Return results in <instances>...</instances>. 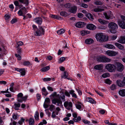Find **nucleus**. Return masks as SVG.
I'll return each mask as SVG.
<instances>
[{"mask_svg":"<svg viewBox=\"0 0 125 125\" xmlns=\"http://www.w3.org/2000/svg\"><path fill=\"white\" fill-rule=\"evenodd\" d=\"M50 99H52V103L55 104L56 103L58 106H61L62 104V102L60 98V95L59 94H57L56 92H53L50 96Z\"/></svg>","mask_w":125,"mask_h":125,"instance_id":"1","label":"nucleus"},{"mask_svg":"<svg viewBox=\"0 0 125 125\" xmlns=\"http://www.w3.org/2000/svg\"><path fill=\"white\" fill-rule=\"evenodd\" d=\"M95 37L97 40L100 42L106 41L107 40L106 36L102 33H97Z\"/></svg>","mask_w":125,"mask_h":125,"instance_id":"2","label":"nucleus"},{"mask_svg":"<svg viewBox=\"0 0 125 125\" xmlns=\"http://www.w3.org/2000/svg\"><path fill=\"white\" fill-rule=\"evenodd\" d=\"M97 61L100 62H109L112 61V60L105 56L100 55L97 57Z\"/></svg>","mask_w":125,"mask_h":125,"instance_id":"3","label":"nucleus"},{"mask_svg":"<svg viewBox=\"0 0 125 125\" xmlns=\"http://www.w3.org/2000/svg\"><path fill=\"white\" fill-rule=\"evenodd\" d=\"M109 28L110 29L111 32L113 33H115L116 32V30L118 28L117 25L115 23L110 22L108 25Z\"/></svg>","mask_w":125,"mask_h":125,"instance_id":"4","label":"nucleus"},{"mask_svg":"<svg viewBox=\"0 0 125 125\" xmlns=\"http://www.w3.org/2000/svg\"><path fill=\"white\" fill-rule=\"evenodd\" d=\"M44 30L42 27H39V28L34 32V35L37 36H40L44 34Z\"/></svg>","mask_w":125,"mask_h":125,"instance_id":"5","label":"nucleus"},{"mask_svg":"<svg viewBox=\"0 0 125 125\" xmlns=\"http://www.w3.org/2000/svg\"><path fill=\"white\" fill-rule=\"evenodd\" d=\"M121 21L119 20L118 23L119 26L123 29H125V17L121 16Z\"/></svg>","mask_w":125,"mask_h":125,"instance_id":"6","label":"nucleus"},{"mask_svg":"<svg viewBox=\"0 0 125 125\" xmlns=\"http://www.w3.org/2000/svg\"><path fill=\"white\" fill-rule=\"evenodd\" d=\"M23 94L21 93L18 94L17 95V101L19 102H22L23 101H25L28 97L27 95H26L24 97Z\"/></svg>","mask_w":125,"mask_h":125,"instance_id":"7","label":"nucleus"},{"mask_svg":"<svg viewBox=\"0 0 125 125\" xmlns=\"http://www.w3.org/2000/svg\"><path fill=\"white\" fill-rule=\"evenodd\" d=\"M105 69L108 70H115L116 69V67L114 65L108 63L106 65Z\"/></svg>","mask_w":125,"mask_h":125,"instance_id":"8","label":"nucleus"},{"mask_svg":"<svg viewBox=\"0 0 125 125\" xmlns=\"http://www.w3.org/2000/svg\"><path fill=\"white\" fill-rule=\"evenodd\" d=\"M64 105L66 109L68 110H70L73 106L72 103L71 102L66 101L64 102Z\"/></svg>","mask_w":125,"mask_h":125,"instance_id":"9","label":"nucleus"},{"mask_svg":"<svg viewBox=\"0 0 125 125\" xmlns=\"http://www.w3.org/2000/svg\"><path fill=\"white\" fill-rule=\"evenodd\" d=\"M104 14L105 18L107 19H112L113 18V14L112 12L110 11H109L106 12H104Z\"/></svg>","mask_w":125,"mask_h":125,"instance_id":"10","label":"nucleus"},{"mask_svg":"<svg viewBox=\"0 0 125 125\" xmlns=\"http://www.w3.org/2000/svg\"><path fill=\"white\" fill-rule=\"evenodd\" d=\"M106 53L108 56H115L118 54V52L115 51L108 50L106 52Z\"/></svg>","mask_w":125,"mask_h":125,"instance_id":"11","label":"nucleus"},{"mask_svg":"<svg viewBox=\"0 0 125 125\" xmlns=\"http://www.w3.org/2000/svg\"><path fill=\"white\" fill-rule=\"evenodd\" d=\"M26 8L25 7L21 8L18 11V14L20 16H22L27 13Z\"/></svg>","mask_w":125,"mask_h":125,"instance_id":"12","label":"nucleus"},{"mask_svg":"<svg viewBox=\"0 0 125 125\" xmlns=\"http://www.w3.org/2000/svg\"><path fill=\"white\" fill-rule=\"evenodd\" d=\"M115 67L118 70H123L124 68L123 65L121 63L117 62L115 63Z\"/></svg>","mask_w":125,"mask_h":125,"instance_id":"13","label":"nucleus"},{"mask_svg":"<svg viewBox=\"0 0 125 125\" xmlns=\"http://www.w3.org/2000/svg\"><path fill=\"white\" fill-rule=\"evenodd\" d=\"M87 28L90 30H94L96 28V27L92 24H88L86 26Z\"/></svg>","mask_w":125,"mask_h":125,"instance_id":"14","label":"nucleus"},{"mask_svg":"<svg viewBox=\"0 0 125 125\" xmlns=\"http://www.w3.org/2000/svg\"><path fill=\"white\" fill-rule=\"evenodd\" d=\"M85 25V23L83 22H79L76 23L75 26L77 27L80 28L83 27Z\"/></svg>","mask_w":125,"mask_h":125,"instance_id":"15","label":"nucleus"},{"mask_svg":"<svg viewBox=\"0 0 125 125\" xmlns=\"http://www.w3.org/2000/svg\"><path fill=\"white\" fill-rule=\"evenodd\" d=\"M34 21L39 25L42 23V19L40 17H38L35 18Z\"/></svg>","mask_w":125,"mask_h":125,"instance_id":"16","label":"nucleus"},{"mask_svg":"<svg viewBox=\"0 0 125 125\" xmlns=\"http://www.w3.org/2000/svg\"><path fill=\"white\" fill-rule=\"evenodd\" d=\"M104 68V65L103 64H99L95 65L94 67V69L96 70H102Z\"/></svg>","mask_w":125,"mask_h":125,"instance_id":"17","label":"nucleus"},{"mask_svg":"<svg viewBox=\"0 0 125 125\" xmlns=\"http://www.w3.org/2000/svg\"><path fill=\"white\" fill-rule=\"evenodd\" d=\"M118 42L121 44L125 43V36H121L117 41Z\"/></svg>","mask_w":125,"mask_h":125,"instance_id":"18","label":"nucleus"},{"mask_svg":"<svg viewBox=\"0 0 125 125\" xmlns=\"http://www.w3.org/2000/svg\"><path fill=\"white\" fill-rule=\"evenodd\" d=\"M104 47L109 49H115V47L113 45L110 44H107L104 45Z\"/></svg>","mask_w":125,"mask_h":125,"instance_id":"19","label":"nucleus"},{"mask_svg":"<svg viewBox=\"0 0 125 125\" xmlns=\"http://www.w3.org/2000/svg\"><path fill=\"white\" fill-rule=\"evenodd\" d=\"M86 101L92 104H95L96 102L92 98L90 97H87L86 98Z\"/></svg>","mask_w":125,"mask_h":125,"instance_id":"20","label":"nucleus"},{"mask_svg":"<svg viewBox=\"0 0 125 125\" xmlns=\"http://www.w3.org/2000/svg\"><path fill=\"white\" fill-rule=\"evenodd\" d=\"M77 8L76 6H74L72 7L69 10V12L72 13H75L76 11Z\"/></svg>","mask_w":125,"mask_h":125,"instance_id":"21","label":"nucleus"},{"mask_svg":"<svg viewBox=\"0 0 125 125\" xmlns=\"http://www.w3.org/2000/svg\"><path fill=\"white\" fill-rule=\"evenodd\" d=\"M99 22L101 24L103 25H105L109 23L108 21H105L101 19H98Z\"/></svg>","mask_w":125,"mask_h":125,"instance_id":"22","label":"nucleus"},{"mask_svg":"<svg viewBox=\"0 0 125 125\" xmlns=\"http://www.w3.org/2000/svg\"><path fill=\"white\" fill-rule=\"evenodd\" d=\"M75 106L77 108L81 110L82 106L83 105L82 104L79 102H77L75 104Z\"/></svg>","mask_w":125,"mask_h":125,"instance_id":"23","label":"nucleus"},{"mask_svg":"<svg viewBox=\"0 0 125 125\" xmlns=\"http://www.w3.org/2000/svg\"><path fill=\"white\" fill-rule=\"evenodd\" d=\"M85 43L87 44H91L94 42V40L91 38L87 39L85 41Z\"/></svg>","mask_w":125,"mask_h":125,"instance_id":"24","label":"nucleus"},{"mask_svg":"<svg viewBox=\"0 0 125 125\" xmlns=\"http://www.w3.org/2000/svg\"><path fill=\"white\" fill-rule=\"evenodd\" d=\"M115 45L119 49L122 50H123L124 49V46L121 44L117 42H116L115 43Z\"/></svg>","mask_w":125,"mask_h":125,"instance_id":"25","label":"nucleus"},{"mask_svg":"<svg viewBox=\"0 0 125 125\" xmlns=\"http://www.w3.org/2000/svg\"><path fill=\"white\" fill-rule=\"evenodd\" d=\"M120 95L122 97L125 96V89H122L120 90L118 92Z\"/></svg>","mask_w":125,"mask_h":125,"instance_id":"26","label":"nucleus"},{"mask_svg":"<svg viewBox=\"0 0 125 125\" xmlns=\"http://www.w3.org/2000/svg\"><path fill=\"white\" fill-rule=\"evenodd\" d=\"M42 94L45 96L49 94L48 92L47 91L46 89L44 87H43L42 88Z\"/></svg>","mask_w":125,"mask_h":125,"instance_id":"27","label":"nucleus"},{"mask_svg":"<svg viewBox=\"0 0 125 125\" xmlns=\"http://www.w3.org/2000/svg\"><path fill=\"white\" fill-rule=\"evenodd\" d=\"M89 33L90 32L89 31L86 30L82 31L80 32L81 35L83 36L89 34Z\"/></svg>","mask_w":125,"mask_h":125,"instance_id":"28","label":"nucleus"},{"mask_svg":"<svg viewBox=\"0 0 125 125\" xmlns=\"http://www.w3.org/2000/svg\"><path fill=\"white\" fill-rule=\"evenodd\" d=\"M86 17L91 21H93L94 19L92 15L90 13L87 14Z\"/></svg>","mask_w":125,"mask_h":125,"instance_id":"29","label":"nucleus"},{"mask_svg":"<svg viewBox=\"0 0 125 125\" xmlns=\"http://www.w3.org/2000/svg\"><path fill=\"white\" fill-rule=\"evenodd\" d=\"M121 83L122 84H121V83H118V85L120 87H123L124 85H125V77H124L123 81Z\"/></svg>","mask_w":125,"mask_h":125,"instance_id":"30","label":"nucleus"},{"mask_svg":"<svg viewBox=\"0 0 125 125\" xmlns=\"http://www.w3.org/2000/svg\"><path fill=\"white\" fill-rule=\"evenodd\" d=\"M19 0L20 2L25 4L26 6H27L29 4L28 0Z\"/></svg>","mask_w":125,"mask_h":125,"instance_id":"31","label":"nucleus"},{"mask_svg":"<svg viewBox=\"0 0 125 125\" xmlns=\"http://www.w3.org/2000/svg\"><path fill=\"white\" fill-rule=\"evenodd\" d=\"M14 105V109L15 110H18L19 109V108L20 106L21 105L19 103H15Z\"/></svg>","mask_w":125,"mask_h":125,"instance_id":"32","label":"nucleus"},{"mask_svg":"<svg viewBox=\"0 0 125 125\" xmlns=\"http://www.w3.org/2000/svg\"><path fill=\"white\" fill-rule=\"evenodd\" d=\"M68 75V73L66 71L64 72L63 74L62 75V78H66Z\"/></svg>","mask_w":125,"mask_h":125,"instance_id":"33","label":"nucleus"},{"mask_svg":"<svg viewBox=\"0 0 125 125\" xmlns=\"http://www.w3.org/2000/svg\"><path fill=\"white\" fill-rule=\"evenodd\" d=\"M65 32V30L63 29H61L57 31V33L59 35H60L64 33Z\"/></svg>","mask_w":125,"mask_h":125,"instance_id":"34","label":"nucleus"},{"mask_svg":"<svg viewBox=\"0 0 125 125\" xmlns=\"http://www.w3.org/2000/svg\"><path fill=\"white\" fill-rule=\"evenodd\" d=\"M60 14L64 17H66L68 15L67 13L65 11H62L60 12Z\"/></svg>","mask_w":125,"mask_h":125,"instance_id":"35","label":"nucleus"},{"mask_svg":"<svg viewBox=\"0 0 125 125\" xmlns=\"http://www.w3.org/2000/svg\"><path fill=\"white\" fill-rule=\"evenodd\" d=\"M104 10V9L99 8H95L94 10V11L95 12H100Z\"/></svg>","mask_w":125,"mask_h":125,"instance_id":"36","label":"nucleus"},{"mask_svg":"<svg viewBox=\"0 0 125 125\" xmlns=\"http://www.w3.org/2000/svg\"><path fill=\"white\" fill-rule=\"evenodd\" d=\"M34 116L35 119L37 120H39V114L37 111L35 112Z\"/></svg>","mask_w":125,"mask_h":125,"instance_id":"37","label":"nucleus"},{"mask_svg":"<svg viewBox=\"0 0 125 125\" xmlns=\"http://www.w3.org/2000/svg\"><path fill=\"white\" fill-rule=\"evenodd\" d=\"M34 121L33 119L31 118L29 120V124L30 125H33L34 124Z\"/></svg>","mask_w":125,"mask_h":125,"instance_id":"38","label":"nucleus"},{"mask_svg":"<svg viewBox=\"0 0 125 125\" xmlns=\"http://www.w3.org/2000/svg\"><path fill=\"white\" fill-rule=\"evenodd\" d=\"M109 76L110 74L108 73H106L103 74L102 75V76L104 78L107 77H109Z\"/></svg>","mask_w":125,"mask_h":125,"instance_id":"39","label":"nucleus"},{"mask_svg":"<svg viewBox=\"0 0 125 125\" xmlns=\"http://www.w3.org/2000/svg\"><path fill=\"white\" fill-rule=\"evenodd\" d=\"M31 64V63L28 61H24L23 63V65L24 66H28Z\"/></svg>","mask_w":125,"mask_h":125,"instance_id":"40","label":"nucleus"},{"mask_svg":"<svg viewBox=\"0 0 125 125\" xmlns=\"http://www.w3.org/2000/svg\"><path fill=\"white\" fill-rule=\"evenodd\" d=\"M65 60L64 57H62L58 61V62L59 63H61L63 62Z\"/></svg>","mask_w":125,"mask_h":125,"instance_id":"41","label":"nucleus"},{"mask_svg":"<svg viewBox=\"0 0 125 125\" xmlns=\"http://www.w3.org/2000/svg\"><path fill=\"white\" fill-rule=\"evenodd\" d=\"M105 83L109 84H110L111 83V81L109 79H107L105 80Z\"/></svg>","mask_w":125,"mask_h":125,"instance_id":"42","label":"nucleus"},{"mask_svg":"<svg viewBox=\"0 0 125 125\" xmlns=\"http://www.w3.org/2000/svg\"><path fill=\"white\" fill-rule=\"evenodd\" d=\"M94 3L96 5H101L103 4L102 2L99 1H97L94 2Z\"/></svg>","mask_w":125,"mask_h":125,"instance_id":"43","label":"nucleus"},{"mask_svg":"<svg viewBox=\"0 0 125 125\" xmlns=\"http://www.w3.org/2000/svg\"><path fill=\"white\" fill-rule=\"evenodd\" d=\"M50 67L47 66L45 67L42 68L41 70H48L50 69Z\"/></svg>","mask_w":125,"mask_h":125,"instance_id":"44","label":"nucleus"},{"mask_svg":"<svg viewBox=\"0 0 125 125\" xmlns=\"http://www.w3.org/2000/svg\"><path fill=\"white\" fill-rule=\"evenodd\" d=\"M110 88L112 90H114L116 88L115 85L114 84H113L110 87Z\"/></svg>","mask_w":125,"mask_h":125,"instance_id":"45","label":"nucleus"},{"mask_svg":"<svg viewBox=\"0 0 125 125\" xmlns=\"http://www.w3.org/2000/svg\"><path fill=\"white\" fill-rule=\"evenodd\" d=\"M51 17L54 19H59V17L57 15H55L53 14H51L50 15Z\"/></svg>","mask_w":125,"mask_h":125,"instance_id":"46","label":"nucleus"},{"mask_svg":"<svg viewBox=\"0 0 125 125\" xmlns=\"http://www.w3.org/2000/svg\"><path fill=\"white\" fill-rule=\"evenodd\" d=\"M25 120V119H24L23 118H21L20 120L18 122V123L20 125H21L22 124V123L24 122Z\"/></svg>","mask_w":125,"mask_h":125,"instance_id":"47","label":"nucleus"},{"mask_svg":"<svg viewBox=\"0 0 125 125\" xmlns=\"http://www.w3.org/2000/svg\"><path fill=\"white\" fill-rule=\"evenodd\" d=\"M44 102L49 104L50 102V101L49 98H46L45 99Z\"/></svg>","mask_w":125,"mask_h":125,"instance_id":"48","label":"nucleus"},{"mask_svg":"<svg viewBox=\"0 0 125 125\" xmlns=\"http://www.w3.org/2000/svg\"><path fill=\"white\" fill-rule=\"evenodd\" d=\"M36 96L37 100L38 101H39L41 98V95L39 94H37Z\"/></svg>","mask_w":125,"mask_h":125,"instance_id":"49","label":"nucleus"},{"mask_svg":"<svg viewBox=\"0 0 125 125\" xmlns=\"http://www.w3.org/2000/svg\"><path fill=\"white\" fill-rule=\"evenodd\" d=\"M4 17H5V19L6 20H8L10 18V15L7 14L5 15Z\"/></svg>","mask_w":125,"mask_h":125,"instance_id":"50","label":"nucleus"},{"mask_svg":"<svg viewBox=\"0 0 125 125\" xmlns=\"http://www.w3.org/2000/svg\"><path fill=\"white\" fill-rule=\"evenodd\" d=\"M54 109H55V107L54 105L51 104L50 105V109L51 111H52Z\"/></svg>","mask_w":125,"mask_h":125,"instance_id":"51","label":"nucleus"},{"mask_svg":"<svg viewBox=\"0 0 125 125\" xmlns=\"http://www.w3.org/2000/svg\"><path fill=\"white\" fill-rule=\"evenodd\" d=\"M81 6L85 8H87L88 6L86 4L84 3H82L81 4Z\"/></svg>","mask_w":125,"mask_h":125,"instance_id":"52","label":"nucleus"},{"mask_svg":"<svg viewBox=\"0 0 125 125\" xmlns=\"http://www.w3.org/2000/svg\"><path fill=\"white\" fill-rule=\"evenodd\" d=\"M60 97L61 99L63 100V101H64L65 100V96L64 94H61L60 96Z\"/></svg>","mask_w":125,"mask_h":125,"instance_id":"53","label":"nucleus"},{"mask_svg":"<svg viewBox=\"0 0 125 125\" xmlns=\"http://www.w3.org/2000/svg\"><path fill=\"white\" fill-rule=\"evenodd\" d=\"M22 76L24 75L26 73L25 71H19Z\"/></svg>","mask_w":125,"mask_h":125,"instance_id":"54","label":"nucleus"},{"mask_svg":"<svg viewBox=\"0 0 125 125\" xmlns=\"http://www.w3.org/2000/svg\"><path fill=\"white\" fill-rule=\"evenodd\" d=\"M17 44L19 46L22 45L23 44V42L21 41H19L17 43Z\"/></svg>","mask_w":125,"mask_h":125,"instance_id":"55","label":"nucleus"},{"mask_svg":"<svg viewBox=\"0 0 125 125\" xmlns=\"http://www.w3.org/2000/svg\"><path fill=\"white\" fill-rule=\"evenodd\" d=\"M15 55L16 57L17 58L18 60H21V58L19 55L15 54Z\"/></svg>","mask_w":125,"mask_h":125,"instance_id":"56","label":"nucleus"},{"mask_svg":"<svg viewBox=\"0 0 125 125\" xmlns=\"http://www.w3.org/2000/svg\"><path fill=\"white\" fill-rule=\"evenodd\" d=\"M71 6V4L69 3L66 4L64 5L65 7L67 8H69Z\"/></svg>","mask_w":125,"mask_h":125,"instance_id":"57","label":"nucleus"},{"mask_svg":"<svg viewBox=\"0 0 125 125\" xmlns=\"http://www.w3.org/2000/svg\"><path fill=\"white\" fill-rule=\"evenodd\" d=\"M51 80L50 78H45L43 79V81L44 82L49 81Z\"/></svg>","mask_w":125,"mask_h":125,"instance_id":"58","label":"nucleus"},{"mask_svg":"<svg viewBox=\"0 0 125 125\" xmlns=\"http://www.w3.org/2000/svg\"><path fill=\"white\" fill-rule=\"evenodd\" d=\"M83 122L84 124H89L90 123V122L86 120H83L82 121Z\"/></svg>","mask_w":125,"mask_h":125,"instance_id":"59","label":"nucleus"},{"mask_svg":"<svg viewBox=\"0 0 125 125\" xmlns=\"http://www.w3.org/2000/svg\"><path fill=\"white\" fill-rule=\"evenodd\" d=\"M17 21V19H14L11 21V23L12 24H13L15 23Z\"/></svg>","mask_w":125,"mask_h":125,"instance_id":"60","label":"nucleus"},{"mask_svg":"<svg viewBox=\"0 0 125 125\" xmlns=\"http://www.w3.org/2000/svg\"><path fill=\"white\" fill-rule=\"evenodd\" d=\"M78 16L79 18H82L83 17V15L82 13H78Z\"/></svg>","mask_w":125,"mask_h":125,"instance_id":"61","label":"nucleus"},{"mask_svg":"<svg viewBox=\"0 0 125 125\" xmlns=\"http://www.w3.org/2000/svg\"><path fill=\"white\" fill-rule=\"evenodd\" d=\"M6 83L7 82L3 80L0 81V84L5 85Z\"/></svg>","mask_w":125,"mask_h":125,"instance_id":"62","label":"nucleus"},{"mask_svg":"<svg viewBox=\"0 0 125 125\" xmlns=\"http://www.w3.org/2000/svg\"><path fill=\"white\" fill-rule=\"evenodd\" d=\"M48 103L44 102L43 104V106L44 107L46 108H47L48 107V105L47 104Z\"/></svg>","mask_w":125,"mask_h":125,"instance_id":"63","label":"nucleus"},{"mask_svg":"<svg viewBox=\"0 0 125 125\" xmlns=\"http://www.w3.org/2000/svg\"><path fill=\"white\" fill-rule=\"evenodd\" d=\"M32 27L34 31H36L38 29L37 28V27L35 25H33Z\"/></svg>","mask_w":125,"mask_h":125,"instance_id":"64","label":"nucleus"}]
</instances>
